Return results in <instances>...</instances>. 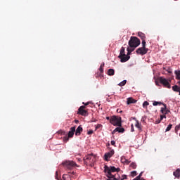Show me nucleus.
Masks as SVG:
<instances>
[{"label": "nucleus", "mask_w": 180, "mask_h": 180, "mask_svg": "<svg viewBox=\"0 0 180 180\" xmlns=\"http://www.w3.org/2000/svg\"><path fill=\"white\" fill-rule=\"evenodd\" d=\"M56 179H57V176L58 175V172H56Z\"/></svg>", "instance_id": "8fccbe9b"}, {"label": "nucleus", "mask_w": 180, "mask_h": 180, "mask_svg": "<svg viewBox=\"0 0 180 180\" xmlns=\"http://www.w3.org/2000/svg\"><path fill=\"white\" fill-rule=\"evenodd\" d=\"M116 144V142L115 141H111V145L115 146Z\"/></svg>", "instance_id": "37998d69"}, {"label": "nucleus", "mask_w": 180, "mask_h": 180, "mask_svg": "<svg viewBox=\"0 0 180 180\" xmlns=\"http://www.w3.org/2000/svg\"><path fill=\"white\" fill-rule=\"evenodd\" d=\"M135 127H137L139 130H141V124L139 122V120L136 121Z\"/></svg>", "instance_id": "5701e85b"}, {"label": "nucleus", "mask_w": 180, "mask_h": 180, "mask_svg": "<svg viewBox=\"0 0 180 180\" xmlns=\"http://www.w3.org/2000/svg\"><path fill=\"white\" fill-rule=\"evenodd\" d=\"M172 88V91H174V92H178L180 90V86L178 85H174Z\"/></svg>", "instance_id": "6ab92c4d"}, {"label": "nucleus", "mask_w": 180, "mask_h": 180, "mask_svg": "<svg viewBox=\"0 0 180 180\" xmlns=\"http://www.w3.org/2000/svg\"><path fill=\"white\" fill-rule=\"evenodd\" d=\"M108 75H110V77H112V75H115V70L109 69L108 70Z\"/></svg>", "instance_id": "4be33fe9"}, {"label": "nucleus", "mask_w": 180, "mask_h": 180, "mask_svg": "<svg viewBox=\"0 0 180 180\" xmlns=\"http://www.w3.org/2000/svg\"><path fill=\"white\" fill-rule=\"evenodd\" d=\"M124 179H127V175L123 174L121 180H124Z\"/></svg>", "instance_id": "e433bc0d"}, {"label": "nucleus", "mask_w": 180, "mask_h": 180, "mask_svg": "<svg viewBox=\"0 0 180 180\" xmlns=\"http://www.w3.org/2000/svg\"><path fill=\"white\" fill-rule=\"evenodd\" d=\"M140 43L141 41L139 38H137L136 37H131L128 44L129 47L136 48L140 46Z\"/></svg>", "instance_id": "20e7f679"}, {"label": "nucleus", "mask_w": 180, "mask_h": 180, "mask_svg": "<svg viewBox=\"0 0 180 180\" xmlns=\"http://www.w3.org/2000/svg\"><path fill=\"white\" fill-rule=\"evenodd\" d=\"M115 154V150L112 149L110 152L106 153L104 155V158L105 161H109V158H112Z\"/></svg>", "instance_id": "9d476101"}, {"label": "nucleus", "mask_w": 180, "mask_h": 180, "mask_svg": "<svg viewBox=\"0 0 180 180\" xmlns=\"http://www.w3.org/2000/svg\"><path fill=\"white\" fill-rule=\"evenodd\" d=\"M161 120H158L157 121H155V124H160V123H161Z\"/></svg>", "instance_id": "58836bf2"}, {"label": "nucleus", "mask_w": 180, "mask_h": 180, "mask_svg": "<svg viewBox=\"0 0 180 180\" xmlns=\"http://www.w3.org/2000/svg\"><path fill=\"white\" fill-rule=\"evenodd\" d=\"M136 180H141V177L140 176H138L135 178Z\"/></svg>", "instance_id": "a19ab883"}, {"label": "nucleus", "mask_w": 180, "mask_h": 180, "mask_svg": "<svg viewBox=\"0 0 180 180\" xmlns=\"http://www.w3.org/2000/svg\"><path fill=\"white\" fill-rule=\"evenodd\" d=\"M125 55H126V53H124V47L122 46L120 49V55H119L118 58L122 57Z\"/></svg>", "instance_id": "412c9836"}, {"label": "nucleus", "mask_w": 180, "mask_h": 180, "mask_svg": "<svg viewBox=\"0 0 180 180\" xmlns=\"http://www.w3.org/2000/svg\"><path fill=\"white\" fill-rule=\"evenodd\" d=\"M75 129H76L75 126L72 127L70 129V131L68 134V137L66 138V141H68V139H71L74 137V134L75 133Z\"/></svg>", "instance_id": "1a4fd4ad"}, {"label": "nucleus", "mask_w": 180, "mask_h": 180, "mask_svg": "<svg viewBox=\"0 0 180 180\" xmlns=\"http://www.w3.org/2000/svg\"><path fill=\"white\" fill-rule=\"evenodd\" d=\"M103 67H105V63H103L102 65H101L100 68H99V71L100 72H103Z\"/></svg>", "instance_id": "c85d7f7f"}, {"label": "nucleus", "mask_w": 180, "mask_h": 180, "mask_svg": "<svg viewBox=\"0 0 180 180\" xmlns=\"http://www.w3.org/2000/svg\"><path fill=\"white\" fill-rule=\"evenodd\" d=\"M148 52V49L143 48V47H140L137 49L136 51V54H139L140 56H145V54Z\"/></svg>", "instance_id": "0eeeda50"}, {"label": "nucleus", "mask_w": 180, "mask_h": 180, "mask_svg": "<svg viewBox=\"0 0 180 180\" xmlns=\"http://www.w3.org/2000/svg\"><path fill=\"white\" fill-rule=\"evenodd\" d=\"M130 167L131 168H133V169H136V168H137V165L135 162H131Z\"/></svg>", "instance_id": "bb28decb"}, {"label": "nucleus", "mask_w": 180, "mask_h": 180, "mask_svg": "<svg viewBox=\"0 0 180 180\" xmlns=\"http://www.w3.org/2000/svg\"><path fill=\"white\" fill-rule=\"evenodd\" d=\"M138 36L141 40H146V34L143 32H138Z\"/></svg>", "instance_id": "f3484780"}, {"label": "nucleus", "mask_w": 180, "mask_h": 180, "mask_svg": "<svg viewBox=\"0 0 180 180\" xmlns=\"http://www.w3.org/2000/svg\"><path fill=\"white\" fill-rule=\"evenodd\" d=\"M118 58L120 59L121 63H126V61L130 60V56L122 55V56H120Z\"/></svg>", "instance_id": "9b49d317"}, {"label": "nucleus", "mask_w": 180, "mask_h": 180, "mask_svg": "<svg viewBox=\"0 0 180 180\" xmlns=\"http://www.w3.org/2000/svg\"><path fill=\"white\" fill-rule=\"evenodd\" d=\"M142 175H143V172H141L139 176L141 178Z\"/></svg>", "instance_id": "3c124183"}, {"label": "nucleus", "mask_w": 180, "mask_h": 180, "mask_svg": "<svg viewBox=\"0 0 180 180\" xmlns=\"http://www.w3.org/2000/svg\"><path fill=\"white\" fill-rule=\"evenodd\" d=\"M159 81L162 85L165 86V88H168V89H171V84L168 80L162 77L159 78Z\"/></svg>", "instance_id": "39448f33"}, {"label": "nucleus", "mask_w": 180, "mask_h": 180, "mask_svg": "<svg viewBox=\"0 0 180 180\" xmlns=\"http://www.w3.org/2000/svg\"><path fill=\"white\" fill-rule=\"evenodd\" d=\"M75 122H76V123H78V120H75Z\"/></svg>", "instance_id": "864d4df0"}, {"label": "nucleus", "mask_w": 180, "mask_h": 180, "mask_svg": "<svg viewBox=\"0 0 180 180\" xmlns=\"http://www.w3.org/2000/svg\"><path fill=\"white\" fill-rule=\"evenodd\" d=\"M126 161H127V159H126V157H124V156L121 157V162L122 164H124L126 162Z\"/></svg>", "instance_id": "cd10ccee"}, {"label": "nucleus", "mask_w": 180, "mask_h": 180, "mask_svg": "<svg viewBox=\"0 0 180 180\" xmlns=\"http://www.w3.org/2000/svg\"><path fill=\"white\" fill-rule=\"evenodd\" d=\"M120 175L119 174H114L113 177H109L107 180H121Z\"/></svg>", "instance_id": "4468645a"}, {"label": "nucleus", "mask_w": 180, "mask_h": 180, "mask_svg": "<svg viewBox=\"0 0 180 180\" xmlns=\"http://www.w3.org/2000/svg\"><path fill=\"white\" fill-rule=\"evenodd\" d=\"M101 127H102V124H98L96 126V130H98V129H101Z\"/></svg>", "instance_id": "72a5a7b5"}, {"label": "nucleus", "mask_w": 180, "mask_h": 180, "mask_svg": "<svg viewBox=\"0 0 180 180\" xmlns=\"http://www.w3.org/2000/svg\"><path fill=\"white\" fill-rule=\"evenodd\" d=\"M131 131H134V126H133V124H131Z\"/></svg>", "instance_id": "a18cd8bd"}, {"label": "nucleus", "mask_w": 180, "mask_h": 180, "mask_svg": "<svg viewBox=\"0 0 180 180\" xmlns=\"http://www.w3.org/2000/svg\"><path fill=\"white\" fill-rule=\"evenodd\" d=\"M110 123L112 124V126H118V127H122V117L113 115L110 117Z\"/></svg>", "instance_id": "7ed1b4c3"}, {"label": "nucleus", "mask_w": 180, "mask_h": 180, "mask_svg": "<svg viewBox=\"0 0 180 180\" xmlns=\"http://www.w3.org/2000/svg\"><path fill=\"white\" fill-rule=\"evenodd\" d=\"M174 74L176 75V79L180 81V70H175Z\"/></svg>", "instance_id": "a211bd4d"}, {"label": "nucleus", "mask_w": 180, "mask_h": 180, "mask_svg": "<svg viewBox=\"0 0 180 180\" xmlns=\"http://www.w3.org/2000/svg\"><path fill=\"white\" fill-rule=\"evenodd\" d=\"M131 176H136V175H137V172L136 171H132L131 172Z\"/></svg>", "instance_id": "473e14b6"}, {"label": "nucleus", "mask_w": 180, "mask_h": 180, "mask_svg": "<svg viewBox=\"0 0 180 180\" xmlns=\"http://www.w3.org/2000/svg\"><path fill=\"white\" fill-rule=\"evenodd\" d=\"M91 122H96V120H92Z\"/></svg>", "instance_id": "603ef678"}, {"label": "nucleus", "mask_w": 180, "mask_h": 180, "mask_svg": "<svg viewBox=\"0 0 180 180\" xmlns=\"http://www.w3.org/2000/svg\"><path fill=\"white\" fill-rule=\"evenodd\" d=\"M171 129H172V124H169L168 125V127L166 128L165 131H169V130H171Z\"/></svg>", "instance_id": "7c9ffc66"}, {"label": "nucleus", "mask_w": 180, "mask_h": 180, "mask_svg": "<svg viewBox=\"0 0 180 180\" xmlns=\"http://www.w3.org/2000/svg\"><path fill=\"white\" fill-rule=\"evenodd\" d=\"M164 108H161L160 112L162 115H165V111L167 110V104H162Z\"/></svg>", "instance_id": "aec40b11"}, {"label": "nucleus", "mask_w": 180, "mask_h": 180, "mask_svg": "<svg viewBox=\"0 0 180 180\" xmlns=\"http://www.w3.org/2000/svg\"><path fill=\"white\" fill-rule=\"evenodd\" d=\"M180 129V124H179L178 125H176L175 127V131H178V130H179Z\"/></svg>", "instance_id": "f704fd0d"}, {"label": "nucleus", "mask_w": 180, "mask_h": 180, "mask_svg": "<svg viewBox=\"0 0 180 180\" xmlns=\"http://www.w3.org/2000/svg\"><path fill=\"white\" fill-rule=\"evenodd\" d=\"M87 134H94V130L90 129L88 132Z\"/></svg>", "instance_id": "4c0bfd02"}, {"label": "nucleus", "mask_w": 180, "mask_h": 180, "mask_svg": "<svg viewBox=\"0 0 180 180\" xmlns=\"http://www.w3.org/2000/svg\"><path fill=\"white\" fill-rule=\"evenodd\" d=\"M122 112H123V111H120V113H122Z\"/></svg>", "instance_id": "5fc2aeb1"}, {"label": "nucleus", "mask_w": 180, "mask_h": 180, "mask_svg": "<svg viewBox=\"0 0 180 180\" xmlns=\"http://www.w3.org/2000/svg\"><path fill=\"white\" fill-rule=\"evenodd\" d=\"M137 101L134 100L133 98H128L127 101V105H130L131 103H136Z\"/></svg>", "instance_id": "dca6fc26"}, {"label": "nucleus", "mask_w": 180, "mask_h": 180, "mask_svg": "<svg viewBox=\"0 0 180 180\" xmlns=\"http://www.w3.org/2000/svg\"><path fill=\"white\" fill-rule=\"evenodd\" d=\"M120 171V168H115V166H104V172L105 174V176L107 178H113L115 174H112L113 172H119Z\"/></svg>", "instance_id": "f257e3e1"}, {"label": "nucleus", "mask_w": 180, "mask_h": 180, "mask_svg": "<svg viewBox=\"0 0 180 180\" xmlns=\"http://www.w3.org/2000/svg\"><path fill=\"white\" fill-rule=\"evenodd\" d=\"M128 52H127V56H130L131 54V52H130L129 51H127Z\"/></svg>", "instance_id": "49530a36"}, {"label": "nucleus", "mask_w": 180, "mask_h": 180, "mask_svg": "<svg viewBox=\"0 0 180 180\" xmlns=\"http://www.w3.org/2000/svg\"><path fill=\"white\" fill-rule=\"evenodd\" d=\"M153 106H158V105H164L163 103H161L160 101H154L153 103Z\"/></svg>", "instance_id": "393cba45"}, {"label": "nucleus", "mask_w": 180, "mask_h": 180, "mask_svg": "<svg viewBox=\"0 0 180 180\" xmlns=\"http://www.w3.org/2000/svg\"><path fill=\"white\" fill-rule=\"evenodd\" d=\"M83 131L82 127L79 125L75 131V136H81V132Z\"/></svg>", "instance_id": "f8f14e48"}, {"label": "nucleus", "mask_w": 180, "mask_h": 180, "mask_svg": "<svg viewBox=\"0 0 180 180\" xmlns=\"http://www.w3.org/2000/svg\"><path fill=\"white\" fill-rule=\"evenodd\" d=\"M105 119H106L107 120H110V117H106Z\"/></svg>", "instance_id": "09e8293b"}, {"label": "nucleus", "mask_w": 180, "mask_h": 180, "mask_svg": "<svg viewBox=\"0 0 180 180\" xmlns=\"http://www.w3.org/2000/svg\"><path fill=\"white\" fill-rule=\"evenodd\" d=\"M135 49H136V48H134V47H130V46H129V47H128V48L127 49V51H130L131 53H133V51L135 50Z\"/></svg>", "instance_id": "c756f323"}, {"label": "nucleus", "mask_w": 180, "mask_h": 180, "mask_svg": "<svg viewBox=\"0 0 180 180\" xmlns=\"http://www.w3.org/2000/svg\"><path fill=\"white\" fill-rule=\"evenodd\" d=\"M117 131L118 133H124V128L117 127L112 131V134H115Z\"/></svg>", "instance_id": "ddd939ff"}, {"label": "nucleus", "mask_w": 180, "mask_h": 180, "mask_svg": "<svg viewBox=\"0 0 180 180\" xmlns=\"http://www.w3.org/2000/svg\"><path fill=\"white\" fill-rule=\"evenodd\" d=\"M169 112H171L169 110H166L165 115L169 113Z\"/></svg>", "instance_id": "c03bdc74"}, {"label": "nucleus", "mask_w": 180, "mask_h": 180, "mask_svg": "<svg viewBox=\"0 0 180 180\" xmlns=\"http://www.w3.org/2000/svg\"><path fill=\"white\" fill-rule=\"evenodd\" d=\"M173 175L175 176V178H177L179 179L180 177V169H177L175 172H173Z\"/></svg>", "instance_id": "2eb2a0df"}, {"label": "nucleus", "mask_w": 180, "mask_h": 180, "mask_svg": "<svg viewBox=\"0 0 180 180\" xmlns=\"http://www.w3.org/2000/svg\"><path fill=\"white\" fill-rule=\"evenodd\" d=\"M127 83V80H123L122 82L119 83L118 85L119 86H124V85H126Z\"/></svg>", "instance_id": "b1692460"}, {"label": "nucleus", "mask_w": 180, "mask_h": 180, "mask_svg": "<svg viewBox=\"0 0 180 180\" xmlns=\"http://www.w3.org/2000/svg\"><path fill=\"white\" fill-rule=\"evenodd\" d=\"M84 160L85 164L90 165V167H94V164L96 161V155H94V153L89 154L84 158Z\"/></svg>", "instance_id": "f03ea898"}, {"label": "nucleus", "mask_w": 180, "mask_h": 180, "mask_svg": "<svg viewBox=\"0 0 180 180\" xmlns=\"http://www.w3.org/2000/svg\"><path fill=\"white\" fill-rule=\"evenodd\" d=\"M85 105H82L79 108L77 113L81 115V116H88L89 113L86 110H85Z\"/></svg>", "instance_id": "423d86ee"}, {"label": "nucleus", "mask_w": 180, "mask_h": 180, "mask_svg": "<svg viewBox=\"0 0 180 180\" xmlns=\"http://www.w3.org/2000/svg\"><path fill=\"white\" fill-rule=\"evenodd\" d=\"M89 102L87 103H83V105H84V106H88V105H89Z\"/></svg>", "instance_id": "79ce46f5"}, {"label": "nucleus", "mask_w": 180, "mask_h": 180, "mask_svg": "<svg viewBox=\"0 0 180 180\" xmlns=\"http://www.w3.org/2000/svg\"><path fill=\"white\" fill-rule=\"evenodd\" d=\"M166 114H164L163 115H160V120H162V119H167Z\"/></svg>", "instance_id": "c9c22d12"}, {"label": "nucleus", "mask_w": 180, "mask_h": 180, "mask_svg": "<svg viewBox=\"0 0 180 180\" xmlns=\"http://www.w3.org/2000/svg\"><path fill=\"white\" fill-rule=\"evenodd\" d=\"M63 165L66 167L68 169H72L73 167L77 166V163L74 161H66L63 162Z\"/></svg>", "instance_id": "6e6552de"}, {"label": "nucleus", "mask_w": 180, "mask_h": 180, "mask_svg": "<svg viewBox=\"0 0 180 180\" xmlns=\"http://www.w3.org/2000/svg\"><path fill=\"white\" fill-rule=\"evenodd\" d=\"M124 164L129 165L130 164V161H129V160L127 159V161Z\"/></svg>", "instance_id": "ea45409f"}, {"label": "nucleus", "mask_w": 180, "mask_h": 180, "mask_svg": "<svg viewBox=\"0 0 180 180\" xmlns=\"http://www.w3.org/2000/svg\"><path fill=\"white\" fill-rule=\"evenodd\" d=\"M146 39H143V40H142V47H143V49H147V48L146 47Z\"/></svg>", "instance_id": "2f4dec72"}, {"label": "nucleus", "mask_w": 180, "mask_h": 180, "mask_svg": "<svg viewBox=\"0 0 180 180\" xmlns=\"http://www.w3.org/2000/svg\"><path fill=\"white\" fill-rule=\"evenodd\" d=\"M167 72H168L169 74H172V71H171V70H167Z\"/></svg>", "instance_id": "de8ad7c7"}, {"label": "nucleus", "mask_w": 180, "mask_h": 180, "mask_svg": "<svg viewBox=\"0 0 180 180\" xmlns=\"http://www.w3.org/2000/svg\"><path fill=\"white\" fill-rule=\"evenodd\" d=\"M148 105H150V103H148V101H144L143 103V108L144 109H147V107L148 106Z\"/></svg>", "instance_id": "a878e982"}]
</instances>
